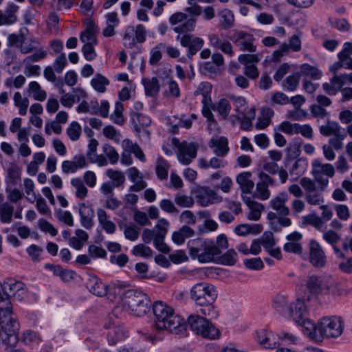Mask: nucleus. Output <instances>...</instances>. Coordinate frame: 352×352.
Returning a JSON list of instances; mask_svg holds the SVG:
<instances>
[{
    "instance_id": "obj_57",
    "label": "nucleus",
    "mask_w": 352,
    "mask_h": 352,
    "mask_svg": "<svg viewBox=\"0 0 352 352\" xmlns=\"http://www.w3.org/2000/svg\"><path fill=\"white\" fill-rule=\"evenodd\" d=\"M82 133V127L80 124L76 122H72L67 129V134L72 141H77L79 140Z\"/></svg>"
},
{
    "instance_id": "obj_61",
    "label": "nucleus",
    "mask_w": 352,
    "mask_h": 352,
    "mask_svg": "<svg viewBox=\"0 0 352 352\" xmlns=\"http://www.w3.org/2000/svg\"><path fill=\"white\" fill-rule=\"evenodd\" d=\"M133 254L136 256H140L142 258H150L153 256V252L148 246L144 244H138L133 247L132 250Z\"/></svg>"
},
{
    "instance_id": "obj_3",
    "label": "nucleus",
    "mask_w": 352,
    "mask_h": 352,
    "mask_svg": "<svg viewBox=\"0 0 352 352\" xmlns=\"http://www.w3.org/2000/svg\"><path fill=\"white\" fill-rule=\"evenodd\" d=\"M218 293L216 287L207 283H198L195 284L190 289V299L197 306H199V313L211 319L219 316L214 303L217 298Z\"/></svg>"
},
{
    "instance_id": "obj_13",
    "label": "nucleus",
    "mask_w": 352,
    "mask_h": 352,
    "mask_svg": "<svg viewBox=\"0 0 352 352\" xmlns=\"http://www.w3.org/2000/svg\"><path fill=\"white\" fill-rule=\"evenodd\" d=\"M228 38L235 43L240 51L255 52L256 46L254 44L255 38L253 34L242 30H233L230 31Z\"/></svg>"
},
{
    "instance_id": "obj_17",
    "label": "nucleus",
    "mask_w": 352,
    "mask_h": 352,
    "mask_svg": "<svg viewBox=\"0 0 352 352\" xmlns=\"http://www.w3.org/2000/svg\"><path fill=\"white\" fill-rule=\"evenodd\" d=\"M176 40H179L181 45L186 48V56L190 59L192 58L193 56L202 48L204 44L203 38L192 34H184L182 36L179 34L176 37Z\"/></svg>"
},
{
    "instance_id": "obj_59",
    "label": "nucleus",
    "mask_w": 352,
    "mask_h": 352,
    "mask_svg": "<svg viewBox=\"0 0 352 352\" xmlns=\"http://www.w3.org/2000/svg\"><path fill=\"white\" fill-rule=\"evenodd\" d=\"M102 151L110 164H116L118 162L119 154L113 146L109 144H104Z\"/></svg>"
},
{
    "instance_id": "obj_46",
    "label": "nucleus",
    "mask_w": 352,
    "mask_h": 352,
    "mask_svg": "<svg viewBox=\"0 0 352 352\" xmlns=\"http://www.w3.org/2000/svg\"><path fill=\"white\" fill-rule=\"evenodd\" d=\"M344 131L338 122L327 120V124L320 126V133L324 136H330L339 134Z\"/></svg>"
},
{
    "instance_id": "obj_31",
    "label": "nucleus",
    "mask_w": 352,
    "mask_h": 352,
    "mask_svg": "<svg viewBox=\"0 0 352 352\" xmlns=\"http://www.w3.org/2000/svg\"><path fill=\"white\" fill-rule=\"evenodd\" d=\"M309 257L312 264H324L326 255L321 245L314 239L309 242Z\"/></svg>"
},
{
    "instance_id": "obj_24",
    "label": "nucleus",
    "mask_w": 352,
    "mask_h": 352,
    "mask_svg": "<svg viewBox=\"0 0 352 352\" xmlns=\"http://www.w3.org/2000/svg\"><path fill=\"white\" fill-rule=\"evenodd\" d=\"M85 286L89 292L95 296H104L107 294V285L93 274H87Z\"/></svg>"
},
{
    "instance_id": "obj_25",
    "label": "nucleus",
    "mask_w": 352,
    "mask_h": 352,
    "mask_svg": "<svg viewBox=\"0 0 352 352\" xmlns=\"http://www.w3.org/2000/svg\"><path fill=\"white\" fill-rule=\"evenodd\" d=\"M78 208L80 225L85 229H91L94 226V218L95 216L93 208L84 203H79Z\"/></svg>"
},
{
    "instance_id": "obj_29",
    "label": "nucleus",
    "mask_w": 352,
    "mask_h": 352,
    "mask_svg": "<svg viewBox=\"0 0 352 352\" xmlns=\"http://www.w3.org/2000/svg\"><path fill=\"white\" fill-rule=\"evenodd\" d=\"M134 268L138 273V276L141 278H155L159 282L164 281L166 276L161 272L158 269L151 270L149 265H134Z\"/></svg>"
},
{
    "instance_id": "obj_7",
    "label": "nucleus",
    "mask_w": 352,
    "mask_h": 352,
    "mask_svg": "<svg viewBox=\"0 0 352 352\" xmlns=\"http://www.w3.org/2000/svg\"><path fill=\"white\" fill-rule=\"evenodd\" d=\"M148 302L149 300L144 293L136 289H129L125 294L121 306L130 314L141 317L149 311Z\"/></svg>"
},
{
    "instance_id": "obj_60",
    "label": "nucleus",
    "mask_w": 352,
    "mask_h": 352,
    "mask_svg": "<svg viewBox=\"0 0 352 352\" xmlns=\"http://www.w3.org/2000/svg\"><path fill=\"white\" fill-rule=\"evenodd\" d=\"M103 135L108 139L113 140L116 143L119 144L121 139V133L114 126L108 125L104 127L102 131Z\"/></svg>"
},
{
    "instance_id": "obj_15",
    "label": "nucleus",
    "mask_w": 352,
    "mask_h": 352,
    "mask_svg": "<svg viewBox=\"0 0 352 352\" xmlns=\"http://www.w3.org/2000/svg\"><path fill=\"white\" fill-rule=\"evenodd\" d=\"M212 86L208 82H202L199 84L196 94L197 95H201V103H202V109L201 113L208 122H215L214 115L212 112H210V109L208 108L209 105H211L212 99H211V94H212Z\"/></svg>"
},
{
    "instance_id": "obj_55",
    "label": "nucleus",
    "mask_w": 352,
    "mask_h": 352,
    "mask_svg": "<svg viewBox=\"0 0 352 352\" xmlns=\"http://www.w3.org/2000/svg\"><path fill=\"white\" fill-rule=\"evenodd\" d=\"M22 340L26 345L34 346L38 344L42 341V339L39 333L37 332L32 330H27L23 333Z\"/></svg>"
},
{
    "instance_id": "obj_19",
    "label": "nucleus",
    "mask_w": 352,
    "mask_h": 352,
    "mask_svg": "<svg viewBox=\"0 0 352 352\" xmlns=\"http://www.w3.org/2000/svg\"><path fill=\"white\" fill-rule=\"evenodd\" d=\"M126 292L125 285L118 282L107 285V294L104 296L111 302H116V307H120V305H122L123 302V298ZM119 308L120 309V307Z\"/></svg>"
},
{
    "instance_id": "obj_22",
    "label": "nucleus",
    "mask_w": 352,
    "mask_h": 352,
    "mask_svg": "<svg viewBox=\"0 0 352 352\" xmlns=\"http://www.w3.org/2000/svg\"><path fill=\"white\" fill-rule=\"evenodd\" d=\"M208 146L217 157H225L230 151L228 140L225 136L213 135L208 142Z\"/></svg>"
},
{
    "instance_id": "obj_8",
    "label": "nucleus",
    "mask_w": 352,
    "mask_h": 352,
    "mask_svg": "<svg viewBox=\"0 0 352 352\" xmlns=\"http://www.w3.org/2000/svg\"><path fill=\"white\" fill-rule=\"evenodd\" d=\"M308 292L313 295H334L340 296L342 290L338 283L331 276H311L306 283Z\"/></svg>"
},
{
    "instance_id": "obj_4",
    "label": "nucleus",
    "mask_w": 352,
    "mask_h": 352,
    "mask_svg": "<svg viewBox=\"0 0 352 352\" xmlns=\"http://www.w3.org/2000/svg\"><path fill=\"white\" fill-rule=\"evenodd\" d=\"M19 324L13 312L0 307V352H7L18 342Z\"/></svg>"
},
{
    "instance_id": "obj_18",
    "label": "nucleus",
    "mask_w": 352,
    "mask_h": 352,
    "mask_svg": "<svg viewBox=\"0 0 352 352\" xmlns=\"http://www.w3.org/2000/svg\"><path fill=\"white\" fill-rule=\"evenodd\" d=\"M146 28L142 24H138L135 27L128 26L124 32L123 39L126 44L132 48L135 43H142L146 41Z\"/></svg>"
},
{
    "instance_id": "obj_37",
    "label": "nucleus",
    "mask_w": 352,
    "mask_h": 352,
    "mask_svg": "<svg viewBox=\"0 0 352 352\" xmlns=\"http://www.w3.org/2000/svg\"><path fill=\"white\" fill-rule=\"evenodd\" d=\"M194 234L195 231L190 226L184 225L172 234V240L174 243L180 245L184 243L186 239L192 237Z\"/></svg>"
},
{
    "instance_id": "obj_49",
    "label": "nucleus",
    "mask_w": 352,
    "mask_h": 352,
    "mask_svg": "<svg viewBox=\"0 0 352 352\" xmlns=\"http://www.w3.org/2000/svg\"><path fill=\"white\" fill-rule=\"evenodd\" d=\"M122 146L129 150L131 153H133L135 157L142 162H146V157L140 146L133 143L131 140L125 139L122 142Z\"/></svg>"
},
{
    "instance_id": "obj_2",
    "label": "nucleus",
    "mask_w": 352,
    "mask_h": 352,
    "mask_svg": "<svg viewBox=\"0 0 352 352\" xmlns=\"http://www.w3.org/2000/svg\"><path fill=\"white\" fill-rule=\"evenodd\" d=\"M343 331L342 320L340 317L324 316L318 320L304 322V334L316 342H322L324 338H336Z\"/></svg>"
},
{
    "instance_id": "obj_44",
    "label": "nucleus",
    "mask_w": 352,
    "mask_h": 352,
    "mask_svg": "<svg viewBox=\"0 0 352 352\" xmlns=\"http://www.w3.org/2000/svg\"><path fill=\"white\" fill-rule=\"evenodd\" d=\"M218 15L219 16V23L222 29L227 30L234 26V16L232 11L225 8L221 10Z\"/></svg>"
},
{
    "instance_id": "obj_52",
    "label": "nucleus",
    "mask_w": 352,
    "mask_h": 352,
    "mask_svg": "<svg viewBox=\"0 0 352 352\" xmlns=\"http://www.w3.org/2000/svg\"><path fill=\"white\" fill-rule=\"evenodd\" d=\"M300 78V72H296L288 76L283 82V89L287 91H294L299 85Z\"/></svg>"
},
{
    "instance_id": "obj_5",
    "label": "nucleus",
    "mask_w": 352,
    "mask_h": 352,
    "mask_svg": "<svg viewBox=\"0 0 352 352\" xmlns=\"http://www.w3.org/2000/svg\"><path fill=\"white\" fill-rule=\"evenodd\" d=\"M187 248L190 257L202 263L214 262V258L221 253L214 241L208 238L190 239L187 243Z\"/></svg>"
},
{
    "instance_id": "obj_23",
    "label": "nucleus",
    "mask_w": 352,
    "mask_h": 352,
    "mask_svg": "<svg viewBox=\"0 0 352 352\" xmlns=\"http://www.w3.org/2000/svg\"><path fill=\"white\" fill-rule=\"evenodd\" d=\"M130 122L134 131L140 133L142 130V132L149 138L150 132L145 129L151 124V119L148 116L141 113H131Z\"/></svg>"
},
{
    "instance_id": "obj_21",
    "label": "nucleus",
    "mask_w": 352,
    "mask_h": 352,
    "mask_svg": "<svg viewBox=\"0 0 352 352\" xmlns=\"http://www.w3.org/2000/svg\"><path fill=\"white\" fill-rule=\"evenodd\" d=\"M19 10V6L13 2H8L4 10L0 9V26H9L16 23Z\"/></svg>"
},
{
    "instance_id": "obj_50",
    "label": "nucleus",
    "mask_w": 352,
    "mask_h": 352,
    "mask_svg": "<svg viewBox=\"0 0 352 352\" xmlns=\"http://www.w3.org/2000/svg\"><path fill=\"white\" fill-rule=\"evenodd\" d=\"M109 85V80L103 75L96 74L91 80V85L98 93H104L106 87Z\"/></svg>"
},
{
    "instance_id": "obj_6",
    "label": "nucleus",
    "mask_w": 352,
    "mask_h": 352,
    "mask_svg": "<svg viewBox=\"0 0 352 352\" xmlns=\"http://www.w3.org/2000/svg\"><path fill=\"white\" fill-rule=\"evenodd\" d=\"M188 328L196 336L208 340H216L220 337L221 332L210 320L197 314H192L186 320Z\"/></svg>"
},
{
    "instance_id": "obj_64",
    "label": "nucleus",
    "mask_w": 352,
    "mask_h": 352,
    "mask_svg": "<svg viewBox=\"0 0 352 352\" xmlns=\"http://www.w3.org/2000/svg\"><path fill=\"white\" fill-rule=\"evenodd\" d=\"M107 175L113 180V182L116 187H119L124 184L125 177L122 172L119 170H115L109 168L107 170Z\"/></svg>"
},
{
    "instance_id": "obj_43",
    "label": "nucleus",
    "mask_w": 352,
    "mask_h": 352,
    "mask_svg": "<svg viewBox=\"0 0 352 352\" xmlns=\"http://www.w3.org/2000/svg\"><path fill=\"white\" fill-rule=\"evenodd\" d=\"M287 298L283 295L278 294L273 299V307L280 315L287 317L289 305Z\"/></svg>"
},
{
    "instance_id": "obj_26",
    "label": "nucleus",
    "mask_w": 352,
    "mask_h": 352,
    "mask_svg": "<svg viewBox=\"0 0 352 352\" xmlns=\"http://www.w3.org/2000/svg\"><path fill=\"white\" fill-rule=\"evenodd\" d=\"M260 181L256 184V195L261 200L268 199L270 197L269 186L274 184V179L265 173L259 174Z\"/></svg>"
},
{
    "instance_id": "obj_63",
    "label": "nucleus",
    "mask_w": 352,
    "mask_h": 352,
    "mask_svg": "<svg viewBox=\"0 0 352 352\" xmlns=\"http://www.w3.org/2000/svg\"><path fill=\"white\" fill-rule=\"evenodd\" d=\"M23 188L25 192L28 196V199L33 203L36 199V193L34 191V183L32 179L25 178L23 180Z\"/></svg>"
},
{
    "instance_id": "obj_9",
    "label": "nucleus",
    "mask_w": 352,
    "mask_h": 352,
    "mask_svg": "<svg viewBox=\"0 0 352 352\" xmlns=\"http://www.w3.org/2000/svg\"><path fill=\"white\" fill-rule=\"evenodd\" d=\"M169 222L165 219L157 221L153 229L146 228L142 235L144 243L148 244L153 241L155 248L160 252L167 254L170 252L169 247L164 243L168 232Z\"/></svg>"
},
{
    "instance_id": "obj_35",
    "label": "nucleus",
    "mask_w": 352,
    "mask_h": 352,
    "mask_svg": "<svg viewBox=\"0 0 352 352\" xmlns=\"http://www.w3.org/2000/svg\"><path fill=\"white\" fill-rule=\"evenodd\" d=\"M288 199L287 192H280L275 198L270 201L272 208L280 215L286 216L289 214V208L285 206V201Z\"/></svg>"
},
{
    "instance_id": "obj_33",
    "label": "nucleus",
    "mask_w": 352,
    "mask_h": 352,
    "mask_svg": "<svg viewBox=\"0 0 352 352\" xmlns=\"http://www.w3.org/2000/svg\"><path fill=\"white\" fill-rule=\"evenodd\" d=\"M47 270L53 273L54 276H58L64 282H69L74 280L77 274L72 270L63 269L61 265H45Z\"/></svg>"
},
{
    "instance_id": "obj_30",
    "label": "nucleus",
    "mask_w": 352,
    "mask_h": 352,
    "mask_svg": "<svg viewBox=\"0 0 352 352\" xmlns=\"http://www.w3.org/2000/svg\"><path fill=\"white\" fill-rule=\"evenodd\" d=\"M128 177L134 184L130 186V192H139L147 186V183L143 180V175L136 167H131L127 170Z\"/></svg>"
},
{
    "instance_id": "obj_10",
    "label": "nucleus",
    "mask_w": 352,
    "mask_h": 352,
    "mask_svg": "<svg viewBox=\"0 0 352 352\" xmlns=\"http://www.w3.org/2000/svg\"><path fill=\"white\" fill-rule=\"evenodd\" d=\"M25 294V284L13 278H8L3 284L0 283V307L2 309L12 312L10 297H19Z\"/></svg>"
},
{
    "instance_id": "obj_34",
    "label": "nucleus",
    "mask_w": 352,
    "mask_h": 352,
    "mask_svg": "<svg viewBox=\"0 0 352 352\" xmlns=\"http://www.w3.org/2000/svg\"><path fill=\"white\" fill-rule=\"evenodd\" d=\"M21 168L15 164L10 163L7 169V175L5 181L7 186H16L21 180Z\"/></svg>"
},
{
    "instance_id": "obj_47",
    "label": "nucleus",
    "mask_w": 352,
    "mask_h": 352,
    "mask_svg": "<svg viewBox=\"0 0 352 352\" xmlns=\"http://www.w3.org/2000/svg\"><path fill=\"white\" fill-rule=\"evenodd\" d=\"M197 19L194 17H190L186 19L183 23L178 24L173 28V31L178 34H188L195 30L196 27Z\"/></svg>"
},
{
    "instance_id": "obj_12",
    "label": "nucleus",
    "mask_w": 352,
    "mask_h": 352,
    "mask_svg": "<svg viewBox=\"0 0 352 352\" xmlns=\"http://www.w3.org/2000/svg\"><path fill=\"white\" fill-rule=\"evenodd\" d=\"M311 174L315 184H318L322 190H326L329 179L335 175V168L331 164L322 163L321 160L315 159L311 162Z\"/></svg>"
},
{
    "instance_id": "obj_1",
    "label": "nucleus",
    "mask_w": 352,
    "mask_h": 352,
    "mask_svg": "<svg viewBox=\"0 0 352 352\" xmlns=\"http://www.w3.org/2000/svg\"><path fill=\"white\" fill-rule=\"evenodd\" d=\"M155 318L153 327L157 331H166L170 333L186 336V320L175 313L167 303L158 300L152 307Z\"/></svg>"
},
{
    "instance_id": "obj_36",
    "label": "nucleus",
    "mask_w": 352,
    "mask_h": 352,
    "mask_svg": "<svg viewBox=\"0 0 352 352\" xmlns=\"http://www.w3.org/2000/svg\"><path fill=\"white\" fill-rule=\"evenodd\" d=\"M223 157H213L209 161L205 159H199L197 161L198 166L202 169L223 168L228 165V162L223 159Z\"/></svg>"
},
{
    "instance_id": "obj_28",
    "label": "nucleus",
    "mask_w": 352,
    "mask_h": 352,
    "mask_svg": "<svg viewBox=\"0 0 352 352\" xmlns=\"http://www.w3.org/2000/svg\"><path fill=\"white\" fill-rule=\"evenodd\" d=\"M199 278H226L230 276V272L220 267H199Z\"/></svg>"
},
{
    "instance_id": "obj_48",
    "label": "nucleus",
    "mask_w": 352,
    "mask_h": 352,
    "mask_svg": "<svg viewBox=\"0 0 352 352\" xmlns=\"http://www.w3.org/2000/svg\"><path fill=\"white\" fill-rule=\"evenodd\" d=\"M123 104L121 101H116L115 103L113 112L110 116L111 120L118 125H123L126 122V119L123 115Z\"/></svg>"
},
{
    "instance_id": "obj_62",
    "label": "nucleus",
    "mask_w": 352,
    "mask_h": 352,
    "mask_svg": "<svg viewBox=\"0 0 352 352\" xmlns=\"http://www.w3.org/2000/svg\"><path fill=\"white\" fill-rule=\"evenodd\" d=\"M238 261V254L234 249H230L219 257V264H235Z\"/></svg>"
},
{
    "instance_id": "obj_54",
    "label": "nucleus",
    "mask_w": 352,
    "mask_h": 352,
    "mask_svg": "<svg viewBox=\"0 0 352 352\" xmlns=\"http://www.w3.org/2000/svg\"><path fill=\"white\" fill-rule=\"evenodd\" d=\"M72 186L76 188V196L80 199H84L87 196L88 190L80 177L71 179Z\"/></svg>"
},
{
    "instance_id": "obj_20",
    "label": "nucleus",
    "mask_w": 352,
    "mask_h": 352,
    "mask_svg": "<svg viewBox=\"0 0 352 352\" xmlns=\"http://www.w3.org/2000/svg\"><path fill=\"white\" fill-rule=\"evenodd\" d=\"M197 156V148L192 142H183L178 146L177 158L184 165L190 164Z\"/></svg>"
},
{
    "instance_id": "obj_11",
    "label": "nucleus",
    "mask_w": 352,
    "mask_h": 352,
    "mask_svg": "<svg viewBox=\"0 0 352 352\" xmlns=\"http://www.w3.org/2000/svg\"><path fill=\"white\" fill-rule=\"evenodd\" d=\"M119 307H115L111 314L109 315L107 321L104 324V327L108 329L107 340L110 345H115L118 342L123 340L128 337V331L120 324V321H115L114 318H118Z\"/></svg>"
},
{
    "instance_id": "obj_53",
    "label": "nucleus",
    "mask_w": 352,
    "mask_h": 352,
    "mask_svg": "<svg viewBox=\"0 0 352 352\" xmlns=\"http://www.w3.org/2000/svg\"><path fill=\"white\" fill-rule=\"evenodd\" d=\"M300 68L301 75L309 76L314 80L320 79L322 75V72L317 67L308 63L301 65Z\"/></svg>"
},
{
    "instance_id": "obj_38",
    "label": "nucleus",
    "mask_w": 352,
    "mask_h": 352,
    "mask_svg": "<svg viewBox=\"0 0 352 352\" xmlns=\"http://www.w3.org/2000/svg\"><path fill=\"white\" fill-rule=\"evenodd\" d=\"M210 112L212 111L218 112L219 115L222 117L223 119H226L230 113L231 106L229 101L226 98H221L218 102L213 103L211 102V105L208 106Z\"/></svg>"
},
{
    "instance_id": "obj_39",
    "label": "nucleus",
    "mask_w": 352,
    "mask_h": 352,
    "mask_svg": "<svg viewBox=\"0 0 352 352\" xmlns=\"http://www.w3.org/2000/svg\"><path fill=\"white\" fill-rule=\"evenodd\" d=\"M142 82L147 96L155 98L158 95L160 86L157 77H153L151 79L143 78Z\"/></svg>"
},
{
    "instance_id": "obj_58",
    "label": "nucleus",
    "mask_w": 352,
    "mask_h": 352,
    "mask_svg": "<svg viewBox=\"0 0 352 352\" xmlns=\"http://www.w3.org/2000/svg\"><path fill=\"white\" fill-rule=\"evenodd\" d=\"M165 43H160L157 44L150 52L149 64L151 65H157L162 58L161 50H163Z\"/></svg>"
},
{
    "instance_id": "obj_16",
    "label": "nucleus",
    "mask_w": 352,
    "mask_h": 352,
    "mask_svg": "<svg viewBox=\"0 0 352 352\" xmlns=\"http://www.w3.org/2000/svg\"><path fill=\"white\" fill-rule=\"evenodd\" d=\"M307 305L305 298H298L295 301L289 304L288 309V315L287 317L292 318V320L298 324L300 325L304 332V322L306 321H311L307 319Z\"/></svg>"
},
{
    "instance_id": "obj_51",
    "label": "nucleus",
    "mask_w": 352,
    "mask_h": 352,
    "mask_svg": "<svg viewBox=\"0 0 352 352\" xmlns=\"http://www.w3.org/2000/svg\"><path fill=\"white\" fill-rule=\"evenodd\" d=\"M169 168L170 165L165 159L162 157L157 159L155 173L160 180L167 179Z\"/></svg>"
},
{
    "instance_id": "obj_40",
    "label": "nucleus",
    "mask_w": 352,
    "mask_h": 352,
    "mask_svg": "<svg viewBox=\"0 0 352 352\" xmlns=\"http://www.w3.org/2000/svg\"><path fill=\"white\" fill-rule=\"evenodd\" d=\"M75 236H72L69 241V245L75 250H80L85 245L89 239L88 234L82 229H77L75 231Z\"/></svg>"
},
{
    "instance_id": "obj_14",
    "label": "nucleus",
    "mask_w": 352,
    "mask_h": 352,
    "mask_svg": "<svg viewBox=\"0 0 352 352\" xmlns=\"http://www.w3.org/2000/svg\"><path fill=\"white\" fill-rule=\"evenodd\" d=\"M300 184L305 190V200L306 201L313 206H320L324 202V199L320 186H318V189L314 180L309 177H302L300 179Z\"/></svg>"
},
{
    "instance_id": "obj_27",
    "label": "nucleus",
    "mask_w": 352,
    "mask_h": 352,
    "mask_svg": "<svg viewBox=\"0 0 352 352\" xmlns=\"http://www.w3.org/2000/svg\"><path fill=\"white\" fill-rule=\"evenodd\" d=\"M85 25V30L80 34V41L84 45H98V41L96 38V33L98 32V26L89 19L87 20Z\"/></svg>"
},
{
    "instance_id": "obj_45",
    "label": "nucleus",
    "mask_w": 352,
    "mask_h": 352,
    "mask_svg": "<svg viewBox=\"0 0 352 352\" xmlns=\"http://www.w3.org/2000/svg\"><path fill=\"white\" fill-rule=\"evenodd\" d=\"M308 162L307 159L300 157L297 159L293 164L291 168H289V173L294 179H298L300 176L303 175L307 170Z\"/></svg>"
},
{
    "instance_id": "obj_56",
    "label": "nucleus",
    "mask_w": 352,
    "mask_h": 352,
    "mask_svg": "<svg viewBox=\"0 0 352 352\" xmlns=\"http://www.w3.org/2000/svg\"><path fill=\"white\" fill-rule=\"evenodd\" d=\"M14 212V206L4 203L0 206V218L3 223H9L12 221Z\"/></svg>"
},
{
    "instance_id": "obj_41",
    "label": "nucleus",
    "mask_w": 352,
    "mask_h": 352,
    "mask_svg": "<svg viewBox=\"0 0 352 352\" xmlns=\"http://www.w3.org/2000/svg\"><path fill=\"white\" fill-rule=\"evenodd\" d=\"M274 115V112L270 107H263L261 116L257 119L256 128L258 130H263L271 124Z\"/></svg>"
},
{
    "instance_id": "obj_32",
    "label": "nucleus",
    "mask_w": 352,
    "mask_h": 352,
    "mask_svg": "<svg viewBox=\"0 0 352 352\" xmlns=\"http://www.w3.org/2000/svg\"><path fill=\"white\" fill-rule=\"evenodd\" d=\"M210 45L213 47L221 50L223 54L232 57L234 55V50L232 44L226 40H221L217 34L209 36Z\"/></svg>"
},
{
    "instance_id": "obj_42",
    "label": "nucleus",
    "mask_w": 352,
    "mask_h": 352,
    "mask_svg": "<svg viewBox=\"0 0 352 352\" xmlns=\"http://www.w3.org/2000/svg\"><path fill=\"white\" fill-rule=\"evenodd\" d=\"M251 173L243 172L236 177V182L239 184L243 193H250L254 188V184L251 180Z\"/></svg>"
}]
</instances>
